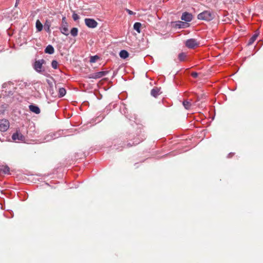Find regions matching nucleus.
I'll return each instance as SVG.
<instances>
[{"mask_svg":"<svg viewBox=\"0 0 263 263\" xmlns=\"http://www.w3.org/2000/svg\"><path fill=\"white\" fill-rule=\"evenodd\" d=\"M45 63L43 59L36 60L33 64L34 69L38 73L44 76H47V73L43 66V64Z\"/></svg>","mask_w":263,"mask_h":263,"instance_id":"1","label":"nucleus"},{"mask_svg":"<svg viewBox=\"0 0 263 263\" xmlns=\"http://www.w3.org/2000/svg\"><path fill=\"white\" fill-rule=\"evenodd\" d=\"M2 92H5V94L3 95L10 96L13 94L14 86L13 84L10 82L5 83L2 85Z\"/></svg>","mask_w":263,"mask_h":263,"instance_id":"2","label":"nucleus"},{"mask_svg":"<svg viewBox=\"0 0 263 263\" xmlns=\"http://www.w3.org/2000/svg\"><path fill=\"white\" fill-rule=\"evenodd\" d=\"M214 15L210 11H204L198 15V20L210 21L214 18Z\"/></svg>","mask_w":263,"mask_h":263,"instance_id":"3","label":"nucleus"},{"mask_svg":"<svg viewBox=\"0 0 263 263\" xmlns=\"http://www.w3.org/2000/svg\"><path fill=\"white\" fill-rule=\"evenodd\" d=\"M61 32L67 36L69 34L68 29V23L66 21V17L64 16L62 17L61 27L60 28Z\"/></svg>","mask_w":263,"mask_h":263,"instance_id":"4","label":"nucleus"},{"mask_svg":"<svg viewBox=\"0 0 263 263\" xmlns=\"http://www.w3.org/2000/svg\"><path fill=\"white\" fill-rule=\"evenodd\" d=\"M108 73L107 71H103L97 72L95 73H91L88 76V78L89 79H97L101 78L105 76H106Z\"/></svg>","mask_w":263,"mask_h":263,"instance_id":"5","label":"nucleus"},{"mask_svg":"<svg viewBox=\"0 0 263 263\" xmlns=\"http://www.w3.org/2000/svg\"><path fill=\"white\" fill-rule=\"evenodd\" d=\"M10 124L9 122L7 119H1L0 120V131L1 132H5L6 131L9 127Z\"/></svg>","mask_w":263,"mask_h":263,"instance_id":"6","label":"nucleus"},{"mask_svg":"<svg viewBox=\"0 0 263 263\" xmlns=\"http://www.w3.org/2000/svg\"><path fill=\"white\" fill-rule=\"evenodd\" d=\"M85 25L90 28H95L98 25V23L93 18H86L84 20Z\"/></svg>","mask_w":263,"mask_h":263,"instance_id":"7","label":"nucleus"},{"mask_svg":"<svg viewBox=\"0 0 263 263\" xmlns=\"http://www.w3.org/2000/svg\"><path fill=\"white\" fill-rule=\"evenodd\" d=\"M198 43L195 39H190L187 40L185 42V46L189 48H194L198 46Z\"/></svg>","mask_w":263,"mask_h":263,"instance_id":"8","label":"nucleus"},{"mask_svg":"<svg viewBox=\"0 0 263 263\" xmlns=\"http://www.w3.org/2000/svg\"><path fill=\"white\" fill-rule=\"evenodd\" d=\"M174 24L173 26L175 28H185L188 26L187 23L183 22L180 21H175L173 23Z\"/></svg>","mask_w":263,"mask_h":263,"instance_id":"9","label":"nucleus"},{"mask_svg":"<svg viewBox=\"0 0 263 263\" xmlns=\"http://www.w3.org/2000/svg\"><path fill=\"white\" fill-rule=\"evenodd\" d=\"M12 139L14 141H23L25 140V137L20 132H16L13 134Z\"/></svg>","mask_w":263,"mask_h":263,"instance_id":"10","label":"nucleus"},{"mask_svg":"<svg viewBox=\"0 0 263 263\" xmlns=\"http://www.w3.org/2000/svg\"><path fill=\"white\" fill-rule=\"evenodd\" d=\"M181 18L183 21L189 22L192 20L193 15L191 13L185 12L182 13Z\"/></svg>","mask_w":263,"mask_h":263,"instance_id":"11","label":"nucleus"},{"mask_svg":"<svg viewBox=\"0 0 263 263\" xmlns=\"http://www.w3.org/2000/svg\"><path fill=\"white\" fill-rule=\"evenodd\" d=\"M29 108L30 111H31L32 112H34L36 114H39L40 113V111H41L40 109L36 105H33V104L30 105L29 106Z\"/></svg>","mask_w":263,"mask_h":263,"instance_id":"12","label":"nucleus"},{"mask_svg":"<svg viewBox=\"0 0 263 263\" xmlns=\"http://www.w3.org/2000/svg\"><path fill=\"white\" fill-rule=\"evenodd\" d=\"M160 89L155 87L153 88L151 91V95L155 98L157 97L160 95Z\"/></svg>","mask_w":263,"mask_h":263,"instance_id":"13","label":"nucleus"},{"mask_svg":"<svg viewBox=\"0 0 263 263\" xmlns=\"http://www.w3.org/2000/svg\"><path fill=\"white\" fill-rule=\"evenodd\" d=\"M54 49L53 46L51 45H48L45 49V52L49 54H52L54 53Z\"/></svg>","mask_w":263,"mask_h":263,"instance_id":"14","label":"nucleus"},{"mask_svg":"<svg viewBox=\"0 0 263 263\" xmlns=\"http://www.w3.org/2000/svg\"><path fill=\"white\" fill-rule=\"evenodd\" d=\"M10 172V168L6 165V166H2L0 168V173H4L5 174H9Z\"/></svg>","mask_w":263,"mask_h":263,"instance_id":"15","label":"nucleus"},{"mask_svg":"<svg viewBox=\"0 0 263 263\" xmlns=\"http://www.w3.org/2000/svg\"><path fill=\"white\" fill-rule=\"evenodd\" d=\"M119 55H120V58L125 59L128 57L129 54H128V52L126 50H122L120 51V52L119 53Z\"/></svg>","mask_w":263,"mask_h":263,"instance_id":"16","label":"nucleus"},{"mask_svg":"<svg viewBox=\"0 0 263 263\" xmlns=\"http://www.w3.org/2000/svg\"><path fill=\"white\" fill-rule=\"evenodd\" d=\"M53 135V133H49L48 135H46L44 139V142H48L51 140L54 139Z\"/></svg>","mask_w":263,"mask_h":263,"instance_id":"17","label":"nucleus"},{"mask_svg":"<svg viewBox=\"0 0 263 263\" xmlns=\"http://www.w3.org/2000/svg\"><path fill=\"white\" fill-rule=\"evenodd\" d=\"M66 93V90L65 88L63 87L60 88L58 92V96L60 98L64 97Z\"/></svg>","mask_w":263,"mask_h":263,"instance_id":"18","label":"nucleus"},{"mask_svg":"<svg viewBox=\"0 0 263 263\" xmlns=\"http://www.w3.org/2000/svg\"><path fill=\"white\" fill-rule=\"evenodd\" d=\"M258 35V33H255L249 40L248 45H252L254 41L256 40L257 36Z\"/></svg>","mask_w":263,"mask_h":263,"instance_id":"19","label":"nucleus"},{"mask_svg":"<svg viewBox=\"0 0 263 263\" xmlns=\"http://www.w3.org/2000/svg\"><path fill=\"white\" fill-rule=\"evenodd\" d=\"M141 24L139 22H136L134 25V29L138 33L141 32Z\"/></svg>","mask_w":263,"mask_h":263,"instance_id":"20","label":"nucleus"},{"mask_svg":"<svg viewBox=\"0 0 263 263\" xmlns=\"http://www.w3.org/2000/svg\"><path fill=\"white\" fill-rule=\"evenodd\" d=\"M50 27V22L49 21H46L44 24L45 30L46 32L50 33L51 31Z\"/></svg>","mask_w":263,"mask_h":263,"instance_id":"21","label":"nucleus"},{"mask_svg":"<svg viewBox=\"0 0 263 263\" xmlns=\"http://www.w3.org/2000/svg\"><path fill=\"white\" fill-rule=\"evenodd\" d=\"M36 28L37 31L40 32L43 29V25L39 20L36 22Z\"/></svg>","mask_w":263,"mask_h":263,"instance_id":"22","label":"nucleus"},{"mask_svg":"<svg viewBox=\"0 0 263 263\" xmlns=\"http://www.w3.org/2000/svg\"><path fill=\"white\" fill-rule=\"evenodd\" d=\"M70 33L72 36H76L78 33V29L77 28L73 27L71 29Z\"/></svg>","mask_w":263,"mask_h":263,"instance_id":"23","label":"nucleus"},{"mask_svg":"<svg viewBox=\"0 0 263 263\" xmlns=\"http://www.w3.org/2000/svg\"><path fill=\"white\" fill-rule=\"evenodd\" d=\"M183 105L185 109H189L191 106V103L190 102L185 100L183 102Z\"/></svg>","mask_w":263,"mask_h":263,"instance_id":"24","label":"nucleus"},{"mask_svg":"<svg viewBox=\"0 0 263 263\" xmlns=\"http://www.w3.org/2000/svg\"><path fill=\"white\" fill-rule=\"evenodd\" d=\"M186 57V54L183 52H181L178 55V59L180 61H184Z\"/></svg>","mask_w":263,"mask_h":263,"instance_id":"25","label":"nucleus"},{"mask_svg":"<svg viewBox=\"0 0 263 263\" xmlns=\"http://www.w3.org/2000/svg\"><path fill=\"white\" fill-rule=\"evenodd\" d=\"M99 59V56H98L97 55H94V56H91L90 58L89 62L90 63H95L97 61V60H98Z\"/></svg>","mask_w":263,"mask_h":263,"instance_id":"26","label":"nucleus"},{"mask_svg":"<svg viewBox=\"0 0 263 263\" xmlns=\"http://www.w3.org/2000/svg\"><path fill=\"white\" fill-rule=\"evenodd\" d=\"M58 65V62L56 60H53L52 61V62H51V66H52V67L53 69H57Z\"/></svg>","mask_w":263,"mask_h":263,"instance_id":"27","label":"nucleus"},{"mask_svg":"<svg viewBox=\"0 0 263 263\" xmlns=\"http://www.w3.org/2000/svg\"><path fill=\"white\" fill-rule=\"evenodd\" d=\"M72 17L74 21H76L80 18L79 15L76 13L74 12L73 13Z\"/></svg>","mask_w":263,"mask_h":263,"instance_id":"28","label":"nucleus"},{"mask_svg":"<svg viewBox=\"0 0 263 263\" xmlns=\"http://www.w3.org/2000/svg\"><path fill=\"white\" fill-rule=\"evenodd\" d=\"M54 139L60 137L61 135V132L59 131L56 133H53Z\"/></svg>","mask_w":263,"mask_h":263,"instance_id":"29","label":"nucleus"},{"mask_svg":"<svg viewBox=\"0 0 263 263\" xmlns=\"http://www.w3.org/2000/svg\"><path fill=\"white\" fill-rule=\"evenodd\" d=\"M191 76L194 78H196L198 77V73L196 72H193L191 73Z\"/></svg>","mask_w":263,"mask_h":263,"instance_id":"30","label":"nucleus"},{"mask_svg":"<svg viewBox=\"0 0 263 263\" xmlns=\"http://www.w3.org/2000/svg\"><path fill=\"white\" fill-rule=\"evenodd\" d=\"M126 11L128 12V13L130 15H133L134 14V12H133L132 11H131L129 9H126Z\"/></svg>","mask_w":263,"mask_h":263,"instance_id":"31","label":"nucleus"},{"mask_svg":"<svg viewBox=\"0 0 263 263\" xmlns=\"http://www.w3.org/2000/svg\"><path fill=\"white\" fill-rule=\"evenodd\" d=\"M234 155V153H230L228 154V158H230L232 156H233Z\"/></svg>","mask_w":263,"mask_h":263,"instance_id":"32","label":"nucleus"},{"mask_svg":"<svg viewBox=\"0 0 263 263\" xmlns=\"http://www.w3.org/2000/svg\"><path fill=\"white\" fill-rule=\"evenodd\" d=\"M142 141V140H141V141ZM140 142H141V141H139L138 142L136 143H135V144H137L138 143H139Z\"/></svg>","mask_w":263,"mask_h":263,"instance_id":"33","label":"nucleus"}]
</instances>
